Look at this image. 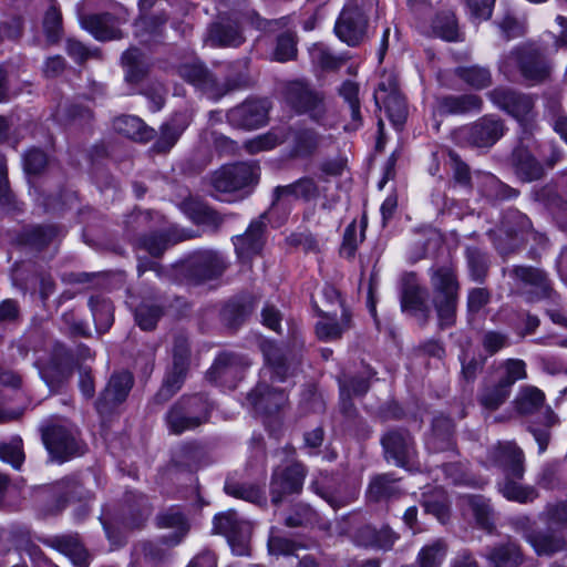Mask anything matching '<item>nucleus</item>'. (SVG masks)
I'll return each mask as SVG.
<instances>
[{"mask_svg": "<svg viewBox=\"0 0 567 567\" xmlns=\"http://www.w3.org/2000/svg\"><path fill=\"white\" fill-rule=\"evenodd\" d=\"M457 74L464 82L475 89H484L492 82L489 71L481 66L460 68Z\"/></svg>", "mask_w": 567, "mask_h": 567, "instance_id": "obj_45", "label": "nucleus"}, {"mask_svg": "<svg viewBox=\"0 0 567 567\" xmlns=\"http://www.w3.org/2000/svg\"><path fill=\"white\" fill-rule=\"evenodd\" d=\"M190 367V351L187 338L176 336L172 349V364L168 367L163 384L157 392L158 401L169 400L181 390Z\"/></svg>", "mask_w": 567, "mask_h": 567, "instance_id": "obj_3", "label": "nucleus"}, {"mask_svg": "<svg viewBox=\"0 0 567 567\" xmlns=\"http://www.w3.org/2000/svg\"><path fill=\"white\" fill-rule=\"evenodd\" d=\"M511 276L538 299L547 298L554 302L557 300V293L550 287L548 278L542 270L518 266L512 270Z\"/></svg>", "mask_w": 567, "mask_h": 567, "instance_id": "obj_18", "label": "nucleus"}, {"mask_svg": "<svg viewBox=\"0 0 567 567\" xmlns=\"http://www.w3.org/2000/svg\"><path fill=\"white\" fill-rule=\"evenodd\" d=\"M210 406L203 396L182 398L167 412L168 430L173 434H182L185 431L194 430L207 421Z\"/></svg>", "mask_w": 567, "mask_h": 567, "instance_id": "obj_2", "label": "nucleus"}, {"mask_svg": "<svg viewBox=\"0 0 567 567\" xmlns=\"http://www.w3.org/2000/svg\"><path fill=\"white\" fill-rule=\"evenodd\" d=\"M305 476L306 471L299 463L276 468L270 482L271 502L277 505L286 496L300 493Z\"/></svg>", "mask_w": 567, "mask_h": 567, "instance_id": "obj_11", "label": "nucleus"}, {"mask_svg": "<svg viewBox=\"0 0 567 567\" xmlns=\"http://www.w3.org/2000/svg\"><path fill=\"white\" fill-rule=\"evenodd\" d=\"M259 167L252 163H235L220 167L212 177L213 187L219 193H234L258 183Z\"/></svg>", "mask_w": 567, "mask_h": 567, "instance_id": "obj_4", "label": "nucleus"}, {"mask_svg": "<svg viewBox=\"0 0 567 567\" xmlns=\"http://www.w3.org/2000/svg\"><path fill=\"white\" fill-rule=\"evenodd\" d=\"M482 104V99L476 94L450 95L440 99L436 107L441 114H463L471 111H480Z\"/></svg>", "mask_w": 567, "mask_h": 567, "instance_id": "obj_25", "label": "nucleus"}, {"mask_svg": "<svg viewBox=\"0 0 567 567\" xmlns=\"http://www.w3.org/2000/svg\"><path fill=\"white\" fill-rule=\"evenodd\" d=\"M394 483L395 481L388 474L375 476L369 485V497L379 501L391 496L395 492Z\"/></svg>", "mask_w": 567, "mask_h": 567, "instance_id": "obj_48", "label": "nucleus"}, {"mask_svg": "<svg viewBox=\"0 0 567 567\" xmlns=\"http://www.w3.org/2000/svg\"><path fill=\"white\" fill-rule=\"evenodd\" d=\"M185 116H176L169 123L161 127V135L155 142L153 148L158 153L168 152L177 142L182 133L187 127Z\"/></svg>", "mask_w": 567, "mask_h": 567, "instance_id": "obj_28", "label": "nucleus"}, {"mask_svg": "<svg viewBox=\"0 0 567 567\" xmlns=\"http://www.w3.org/2000/svg\"><path fill=\"white\" fill-rule=\"evenodd\" d=\"M122 62L125 68V78L128 82H138L147 71L144 55L136 48L125 51Z\"/></svg>", "mask_w": 567, "mask_h": 567, "instance_id": "obj_34", "label": "nucleus"}, {"mask_svg": "<svg viewBox=\"0 0 567 567\" xmlns=\"http://www.w3.org/2000/svg\"><path fill=\"white\" fill-rule=\"evenodd\" d=\"M132 385L133 377L130 372L123 371L113 374L96 402L99 413H109L113 408L122 403L126 399Z\"/></svg>", "mask_w": 567, "mask_h": 567, "instance_id": "obj_19", "label": "nucleus"}, {"mask_svg": "<svg viewBox=\"0 0 567 567\" xmlns=\"http://www.w3.org/2000/svg\"><path fill=\"white\" fill-rule=\"evenodd\" d=\"M525 538L538 555H551L561 550L565 546L561 537L547 533H528Z\"/></svg>", "mask_w": 567, "mask_h": 567, "instance_id": "obj_35", "label": "nucleus"}, {"mask_svg": "<svg viewBox=\"0 0 567 567\" xmlns=\"http://www.w3.org/2000/svg\"><path fill=\"white\" fill-rule=\"evenodd\" d=\"M225 491L227 494L231 496L243 498L251 503H266V497L264 496L262 492L256 486L227 482L225 485Z\"/></svg>", "mask_w": 567, "mask_h": 567, "instance_id": "obj_46", "label": "nucleus"}, {"mask_svg": "<svg viewBox=\"0 0 567 567\" xmlns=\"http://www.w3.org/2000/svg\"><path fill=\"white\" fill-rule=\"evenodd\" d=\"M268 115V102L265 100H249L229 110L228 122L236 127L252 130L265 124Z\"/></svg>", "mask_w": 567, "mask_h": 567, "instance_id": "obj_15", "label": "nucleus"}, {"mask_svg": "<svg viewBox=\"0 0 567 567\" xmlns=\"http://www.w3.org/2000/svg\"><path fill=\"white\" fill-rule=\"evenodd\" d=\"M384 106L389 118L395 125H401L408 114V109L404 97L398 92H390L384 99Z\"/></svg>", "mask_w": 567, "mask_h": 567, "instance_id": "obj_43", "label": "nucleus"}, {"mask_svg": "<svg viewBox=\"0 0 567 567\" xmlns=\"http://www.w3.org/2000/svg\"><path fill=\"white\" fill-rule=\"evenodd\" d=\"M491 101L506 111L519 123L526 124L534 117V101L530 96L516 93L509 89L497 87L488 93Z\"/></svg>", "mask_w": 567, "mask_h": 567, "instance_id": "obj_12", "label": "nucleus"}, {"mask_svg": "<svg viewBox=\"0 0 567 567\" xmlns=\"http://www.w3.org/2000/svg\"><path fill=\"white\" fill-rule=\"evenodd\" d=\"M298 547L295 542L280 536H270L268 540V550L271 555H292Z\"/></svg>", "mask_w": 567, "mask_h": 567, "instance_id": "obj_62", "label": "nucleus"}, {"mask_svg": "<svg viewBox=\"0 0 567 567\" xmlns=\"http://www.w3.org/2000/svg\"><path fill=\"white\" fill-rule=\"evenodd\" d=\"M453 424L447 417H437L433 423V435L427 445L434 451L452 446Z\"/></svg>", "mask_w": 567, "mask_h": 567, "instance_id": "obj_37", "label": "nucleus"}, {"mask_svg": "<svg viewBox=\"0 0 567 567\" xmlns=\"http://www.w3.org/2000/svg\"><path fill=\"white\" fill-rule=\"evenodd\" d=\"M250 309L239 302L233 301L225 306L223 309L224 319L230 324H238L248 313Z\"/></svg>", "mask_w": 567, "mask_h": 567, "instance_id": "obj_63", "label": "nucleus"}, {"mask_svg": "<svg viewBox=\"0 0 567 567\" xmlns=\"http://www.w3.org/2000/svg\"><path fill=\"white\" fill-rule=\"evenodd\" d=\"M430 284L440 324L450 327L455 321L460 290L455 268L452 265L431 268Z\"/></svg>", "mask_w": 567, "mask_h": 567, "instance_id": "obj_1", "label": "nucleus"}, {"mask_svg": "<svg viewBox=\"0 0 567 567\" xmlns=\"http://www.w3.org/2000/svg\"><path fill=\"white\" fill-rule=\"evenodd\" d=\"M509 395V390L501 382L493 388L486 389L481 395V404L487 410H496Z\"/></svg>", "mask_w": 567, "mask_h": 567, "instance_id": "obj_51", "label": "nucleus"}, {"mask_svg": "<svg viewBox=\"0 0 567 567\" xmlns=\"http://www.w3.org/2000/svg\"><path fill=\"white\" fill-rule=\"evenodd\" d=\"M369 390V381L365 377H352L340 384L342 408L346 411L350 406L351 396L363 395Z\"/></svg>", "mask_w": 567, "mask_h": 567, "instance_id": "obj_41", "label": "nucleus"}, {"mask_svg": "<svg viewBox=\"0 0 567 567\" xmlns=\"http://www.w3.org/2000/svg\"><path fill=\"white\" fill-rule=\"evenodd\" d=\"M90 307L97 331L101 333L107 331L114 320L110 300L100 297L91 298Z\"/></svg>", "mask_w": 567, "mask_h": 567, "instance_id": "obj_36", "label": "nucleus"}, {"mask_svg": "<svg viewBox=\"0 0 567 567\" xmlns=\"http://www.w3.org/2000/svg\"><path fill=\"white\" fill-rule=\"evenodd\" d=\"M248 363L241 358L233 353L219 354L210 370L208 371L209 380L219 382L227 388H234L236 381L241 379L245 367Z\"/></svg>", "mask_w": 567, "mask_h": 567, "instance_id": "obj_17", "label": "nucleus"}, {"mask_svg": "<svg viewBox=\"0 0 567 567\" xmlns=\"http://www.w3.org/2000/svg\"><path fill=\"white\" fill-rule=\"evenodd\" d=\"M516 174L524 182L539 179L544 168L538 161L525 148H517L513 154Z\"/></svg>", "mask_w": 567, "mask_h": 567, "instance_id": "obj_26", "label": "nucleus"}, {"mask_svg": "<svg viewBox=\"0 0 567 567\" xmlns=\"http://www.w3.org/2000/svg\"><path fill=\"white\" fill-rule=\"evenodd\" d=\"M311 61L322 69H337L342 62V58H337L323 44H313L310 50Z\"/></svg>", "mask_w": 567, "mask_h": 567, "instance_id": "obj_49", "label": "nucleus"}, {"mask_svg": "<svg viewBox=\"0 0 567 567\" xmlns=\"http://www.w3.org/2000/svg\"><path fill=\"white\" fill-rule=\"evenodd\" d=\"M287 140V136L281 131H271L267 134L259 135L252 140H249L245 143V148L249 153H258L262 151H268L279 145L284 141Z\"/></svg>", "mask_w": 567, "mask_h": 567, "instance_id": "obj_40", "label": "nucleus"}, {"mask_svg": "<svg viewBox=\"0 0 567 567\" xmlns=\"http://www.w3.org/2000/svg\"><path fill=\"white\" fill-rule=\"evenodd\" d=\"M401 307L403 311L426 312L427 305L425 289L416 284L408 282L402 292Z\"/></svg>", "mask_w": 567, "mask_h": 567, "instance_id": "obj_33", "label": "nucleus"}, {"mask_svg": "<svg viewBox=\"0 0 567 567\" xmlns=\"http://www.w3.org/2000/svg\"><path fill=\"white\" fill-rule=\"evenodd\" d=\"M488 463L501 468L504 475L522 478L524 475L523 451L513 442L498 443L488 452Z\"/></svg>", "mask_w": 567, "mask_h": 567, "instance_id": "obj_14", "label": "nucleus"}, {"mask_svg": "<svg viewBox=\"0 0 567 567\" xmlns=\"http://www.w3.org/2000/svg\"><path fill=\"white\" fill-rule=\"evenodd\" d=\"M83 23L84 28L97 40L105 41L121 37V32L115 28L110 14L91 16Z\"/></svg>", "mask_w": 567, "mask_h": 567, "instance_id": "obj_29", "label": "nucleus"}, {"mask_svg": "<svg viewBox=\"0 0 567 567\" xmlns=\"http://www.w3.org/2000/svg\"><path fill=\"white\" fill-rule=\"evenodd\" d=\"M349 328L350 316L343 310L339 321H334L328 315H324L316 324V333L323 341H332L339 339Z\"/></svg>", "mask_w": 567, "mask_h": 567, "instance_id": "obj_30", "label": "nucleus"}, {"mask_svg": "<svg viewBox=\"0 0 567 567\" xmlns=\"http://www.w3.org/2000/svg\"><path fill=\"white\" fill-rule=\"evenodd\" d=\"M318 135L312 131H302L295 136L293 152L297 156L310 155L318 146Z\"/></svg>", "mask_w": 567, "mask_h": 567, "instance_id": "obj_55", "label": "nucleus"}, {"mask_svg": "<svg viewBox=\"0 0 567 567\" xmlns=\"http://www.w3.org/2000/svg\"><path fill=\"white\" fill-rule=\"evenodd\" d=\"M243 21H249L257 28H262V23L259 18L251 13L245 14L239 22L237 17H221L220 20L214 23L209 29V41L214 45L218 47H238L244 42L241 23Z\"/></svg>", "mask_w": 567, "mask_h": 567, "instance_id": "obj_10", "label": "nucleus"}, {"mask_svg": "<svg viewBox=\"0 0 567 567\" xmlns=\"http://www.w3.org/2000/svg\"><path fill=\"white\" fill-rule=\"evenodd\" d=\"M466 257L471 277L474 280L481 281L487 271V260L485 255L476 248H467Z\"/></svg>", "mask_w": 567, "mask_h": 567, "instance_id": "obj_53", "label": "nucleus"}, {"mask_svg": "<svg viewBox=\"0 0 567 567\" xmlns=\"http://www.w3.org/2000/svg\"><path fill=\"white\" fill-rule=\"evenodd\" d=\"M365 28L367 19L362 11L358 7H348L341 12L334 29L341 41L357 45L363 40Z\"/></svg>", "mask_w": 567, "mask_h": 567, "instance_id": "obj_16", "label": "nucleus"}, {"mask_svg": "<svg viewBox=\"0 0 567 567\" xmlns=\"http://www.w3.org/2000/svg\"><path fill=\"white\" fill-rule=\"evenodd\" d=\"M266 229V215L252 220L244 235L234 238L235 249L241 259L257 255L264 246V231Z\"/></svg>", "mask_w": 567, "mask_h": 567, "instance_id": "obj_20", "label": "nucleus"}, {"mask_svg": "<svg viewBox=\"0 0 567 567\" xmlns=\"http://www.w3.org/2000/svg\"><path fill=\"white\" fill-rule=\"evenodd\" d=\"M199 276L202 280H210L224 271V264L216 255L207 256L200 264Z\"/></svg>", "mask_w": 567, "mask_h": 567, "instance_id": "obj_61", "label": "nucleus"}, {"mask_svg": "<svg viewBox=\"0 0 567 567\" xmlns=\"http://www.w3.org/2000/svg\"><path fill=\"white\" fill-rule=\"evenodd\" d=\"M61 23L62 17L60 11L54 6H51L50 9L45 12L43 20V28L48 41L55 42L59 40L61 35Z\"/></svg>", "mask_w": 567, "mask_h": 567, "instance_id": "obj_56", "label": "nucleus"}, {"mask_svg": "<svg viewBox=\"0 0 567 567\" xmlns=\"http://www.w3.org/2000/svg\"><path fill=\"white\" fill-rule=\"evenodd\" d=\"M177 240H171L166 235L159 234L142 239L141 245L152 256L158 257L167 249L171 243H176Z\"/></svg>", "mask_w": 567, "mask_h": 567, "instance_id": "obj_59", "label": "nucleus"}, {"mask_svg": "<svg viewBox=\"0 0 567 567\" xmlns=\"http://www.w3.org/2000/svg\"><path fill=\"white\" fill-rule=\"evenodd\" d=\"M545 395L539 389L527 386L519 392L515 400L516 410L524 415L532 414L543 405Z\"/></svg>", "mask_w": 567, "mask_h": 567, "instance_id": "obj_38", "label": "nucleus"}, {"mask_svg": "<svg viewBox=\"0 0 567 567\" xmlns=\"http://www.w3.org/2000/svg\"><path fill=\"white\" fill-rule=\"evenodd\" d=\"M248 400L255 409L262 413H275L287 403V395L282 390L259 383L249 394Z\"/></svg>", "mask_w": 567, "mask_h": 567, "instance_id": "obj_21", "label": "nucleus"}, {"mask_svg": "<svg viewBox=\"0 0 567 567\" xmlns=\"http://www.w3.org/2000/svg\"><path fill=\"white\" fill-rule=\"evenodd\" d=\"M59 549L62 554L70 558L74 566H89L90 554L78 539L72 537L61 539L59 543Z\"/></svg>", "mask_w": 567, "mask_h": 567, "instance_id": "obj_39", "label": "nucleus"}, {"mask_svg": "<svg viewBox=\"0 0 567 567\" xmlns=\"http://www.w3.org/2000/svg\"><path fill=\"white\" fill-rule=\"evenodd\" d=\"M489 301V292L484 288H474L468 292L467 308L470 312H478Z\"/></svg>", "mask_w": 567, "mask_h": 567, "instance_id": "obj_64", "label": "nucleus"}, {"mask_svg": "<svg viewBox=\"0 0 567 567\" xmlns=\"http://www.w3.org/2000/svg\"><path fill=\"white\" fill-rule=\"evenodd\" d=\"M468 505L476 518V522L486 529H491V508L489 505L481 497L471 496L467 498Z\"/></svg>", "mask_w": 567, "mask_h": 567, "instance_id": "obj_58", "label": "nucleus"}, {"mask_svg": "<svg viewBox=\"0 0 567 567\" xmlns=\"http://www.w3.org/2000/svg\"><path fill=\"white\" fill-rule=\"evenodd\" d=\"M178 74L182 79L189 82L208 97L218 100L231 90L239 86L236 81H217L213 74L200 62L184 63L178 68Z\"/></svg>", "mask_w": 567, "mask_h": 567, "instance_id": "obj_7", "label": "nucleus"}, {"mask_svg": "<svg viewBox=\"0 0 567 567\" xmlns=\"http://www.w3.org/2000/svg\"><path fill=\"white\" fill-rule=\"evenodd\" d=\"M23 164L28 174H39L47 166L48 157L40 150H30L23 157Z\"/></svg>", "mask_w": 567, "mask_h": 567, "instance_id": "obj_60", "label": "nucleus"}, {"mask_svg": "<svg viewBox=\"0 0 567 567\" xmlns=\"http://www.w3.org/2000/svg\"><path fill=\"white\" fill-rule=\"evenodd\" d=\"M297 54L296 41L291 34L285 33L277 40L274 59L278 62L292 60Z\"/></svg>", "mask_w": 567, "mask_h": 567, "instance_id": "obj_57", "label": "nucleus"}, {"mask_svg": "<svg viewBox=\"0 0 567 567\" xmlns=\"http://www.w3.org/2000/svg\"><path fill=\"white\" fill-rule=\"evenodd\" d=\"M446 549L441 542L425 546L419 553L420 567H441Z\"/></svg>", "mask_w": 567, "mask_h": 567, "instance_id": "obj_47", "label": "nucleus"}, {"mask_svg": "<svg viewBox=\"0 0 567 567\" xmlns=\"http://www.w3.org/2000/svg\"><path fill=\"white\" fill-rule=\"evenodd\" d=\"M262 352L271 377L278 381H284L286 378V367L279 349L271 343H265Z\"/></svg>", "mask_w": 567, "mask_h": 567, "instance_id": "obj_44", "label": "nucleus"}, {"mask_svg": "<svg viewBox=\"0 0 567 567\" xmlns=\"http://www.w3.org/2000/svg\"><path fill=\"white\" fill-rule=\"evenodd\" d=\"M492 567H516L522 563V554L515 544L494 547L486 555Z\"/></svg>", "mask_w": 567, "mask_h": 567, "instance_id": "obj_31", "label": "nucleus"}, {"mask_svg": "<svg viewBox=\"0 0 567 567\" xmlns=\"http://www.w3.org/2000/svg\"><path fill=\"white\" fill-rule=\"evenodd\" d=\"M161 316L162 310L159 307L142 305L136 309L135 320L141 329L152 330L155 328Z\"/></svg>", "mask_w": 567, "mask_h": 567, "instance_id": "obj_54", "label": "nucleus"}, {"mask_svg": "<svg viewBox=\"0 0 567 567\" xmlns=\"http://www.w3.org/2000/svg\"><path fill=\"white\" fill-rule=\"evenodd\" d=\"M504 130L501 120L486 115L470 125L457 128L454 137L462 145L489 147L503 136Z\"/></svg>", "mask_w": 567, "mask_h": 567, "instance_id": "obj_6", "label": "nucleus"}, {"mask_svg": "<svg viewBox=\"0 0 567 567\" xmlns=\"http://www.w3.org/2000/svg\"><path fill=\"white\" fill-rule=\"evenodd\" d=\"M288 100L298 112L310 113L316 120L323 113L322 100L301 83H292L289 86Z\"/></svg>", "mask_w": 567, "mask_h": 567, "instance_id": "obj_22", "label": "nucleus"}, {"mask_svg": "<svg viewBox=\"0 0 567 567\" xmlns=\"http://www.w3.org/2000/svg\"><path fill=\"white\" fill-rule=\"evenodd\" d=\"M382 445L386 457L392 458L395 465L408 470H417L415 464V451L413 442L406 432L392 431L382 439Z\"/></svg>", "mask_w": 567, "mask_h": 567, "instance_id": "obj_13", "label": "nucleus"}, {"mask_svg": "<svg viewBox=\"0 0 567 567\" xmlns=\"http://www.w3.org/2000/svg\"><path fill=\"white\" fill-rule=\"evenodd\" d=\"M0 458L10 463L14 468H20L24 461L21 440L13 439L10 443L0 444Z\"/></svg>", "mask_w": 567, "mask_h": 567, "instance_id": "obj_52", "label": "nucleus"}, {"mask_svg": "<svg viewBox=\"0 0 567 567\" xmlns=\"http://www.w3.org/2000/svg\"><path fill=\"white\" fill-rule=\"evenodd\" d=\"M114 130L136 142H147L153 138L154 130L148 127L140 117L122 115L114 120Z\"/></svg>", "mask_w": 567, "mask_h": 567, "instance_id": "obj_24", "label": "nucleus"}, {"mask_svg": "<svg viewBox=\"0 0 567 567\" xmlns=\"http://www.w3.org/2000/svg\"><path fill=\"white\" fill-rule=\"evenodd\" d=\"M515 66L519 69L524 79L530 82H540L550 72L548 63L539 50L533 45L525 47L505 58L501 64V70L505 74H509Z\"/></svg>", "mask_w": 567, "mask_h": 567, "instance_id": "obj_5", "label": "nucleus"}, {"mask_svg": "<svg viewBox=\"0 0 567 567\" xmlns=\"http://www.w3.org/2000/svg\"><path fill=\"white\" fill-rule=\"evenodd\" d=\"M318 186L315 181L309 177H302L292 184L278 186L275 189L276 199L293 197L297 199L311 200L318 197Z\"/></svg>", "mask_w": 567, "mask_h": 567, "instance_id": "obj_27", "label": "nucleus"}, {"mask_svg": "<svg viewBox=\"0 0 567 567\" xmlns=\"http://www.w3.org/2000/svg\"><path fill=\"white\" fill-rule=\"evenodd\" d=\"M159 528L173 529V534L165 537V543L169 546L178 545L190 529V525L185 515L176 508H169L156 517Z\"/></svg>", "mask_w": 567, "mask_h": 567, "instance_id": "obj_23", "label": "nucleus"}, {"mask_svg": "<svg viewBox=\"0 0 567 567\" xmlns=\"http://www.w3.org/2000/svg\"><path fill=\"white\" fill-rule=\"evenodd\" d=\"M42 440L52 458L64 462L81 454L75 431L64 424H51L42 430Z\"/></svg>", "mask_w": 567, "mask_h": 567, "instance_id": "obj_9", "label": "nucleus"}, {"mask_svg": "<svg viewBox=\"0 0 567 567\" xmlns=\"http://www.w3.org/2000/svg\"><path fill=\"white\" fill-rule=\"evenodd\" d=\"M214 530L227 537L235 555L243 556L249 553L248 539L251 525L238 516L235 511H228L215 516Z\"/></svg>", "mask_w": 567, "mask_h": 567, "instance_id": "obj_8", "label": "nucleus"}, {"mask_svg": "<svg viewBox=\"0 0 567 567\" xmlns=\"http://www.w3.org/2000/svg\"><path fill=\"white\" fill-rule=\"evenodd\" d=\"M503 368L504 377L499 382L508 390L516 381L523 380L527 375L525 362L519 359L507 360Z\"/></svg>", "mask_w": 567, "mask_h": 567, "instance_id": "obj_50", "label": "nucleus"}, {"mask_svg": "<svg viewBox=\"0 0 567 567\" xmlns=\"http://www.w3.org/2000/svg\"><path fill=\"white\" fill-rule=\"evenodd\" d=\"M518 477L513 475H505L504 482L499 483V492L509 501L519 503L532 502L536 498L537 494L533 487L523 486L517 483Z\"/></svg>", "mask_w": 567, "mask_h": 567, "instance_id": "obj_32", "label": "nucleus"}, {"mask_svg": "<svg viewBox=\"0 0 567 567\" xmlns=\"http://www.w3.org/2000/svg\"><path fill=\"white\" fill-rule=\"evenodd\" d=\"M361 535L362 537L367 538V540L363 542V545L373 546L383 550L391 549L396 539L394 533L389 528H382L381 530L377 532L370 527H367L361 532Z\"/></svg>", "mask_w": 567, "mask_h": 567, "instance_id": "obj_42", "label": "nucleus"}]
</instances>
